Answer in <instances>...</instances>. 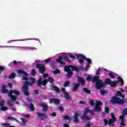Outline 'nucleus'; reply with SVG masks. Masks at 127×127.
Returning <instances> with one entry per match:
<instances>
[{"label":"nucleus","mask_w":127,"mask_h":127,"mask_svg":"<svg viewBox=\"0 0 127 127\" xmlns=\"http://www.w3.org/2000/svg\"><path fill=\"white\" fill-rule=\"evenodd\" d=\"M118 97H121L123 99H125V95L122 94V92L121 91H117L116 96L112 97L110 102L112 103L113 105H115V104L117 105H124L125 102V100L122 99Z\"/></svg>","instance_id":"obj_1"},{"label":"nucleus","mask_w":127,"mask_h":127,"mask_svg":"<svg viewBox=\"0 0 127 127\" xmlns=\"http://www.w3.org/2000/svg\"><path fill=\"white\" fill-rule=\"evenodd\" d=\"M32 85H33V83L28 81H26L24 82L22 87V91L25 96H29V95H30L29 93V87H28V86H32Z\"/></svg>","instance_id":"obj_2"},{"label":"nucleus","mask_w":127,"mask_h":127,"mask_svg":"<svg viewBox=\"0 0 127 127\" xmlns=\"http://www.w3.org/2000/svg\"><path fill=\"white\" fill-rule=\"evenodd\" d=\"M13 94L16 96H18V95H20V92L16 90H11L8 92V96L10 97V99H11V100L13 101H16L17 99V97L12 95Z\"/></svg>","instance_id":"obj_3"},{"label":"nucleus","mask_w":127,"mask_h":127,"mask_svg":"<svg viewBox=\"0 0 127 127\" xmlns=\"http://www.w3.org/2000/svg\"><path fill=\"white\" fill-rule=\"evenodd\" d=\"M117 79L118 80L117 81V80L111 81V82L110 84V87H116L119 82H120L121 86H124V79H123V78H122L121 76H118L117 77Z\"/></svg>","instance_id":"obj_4"},{"label":"nucleus","mask_w":127,"mask_h":127,"mask_svg":"<svg viewBox=\"0 0 127 127\" xmlns=\"http://www.w3.org/2000/svg\"><path fill=\"white\" fill-rule=\"evenodd\" d=\"M62 59L65 60L66 62H70V60L67 56H59L57 59L56 60L58 63H60L61 65H65V62L62 61Z\"/></svg>","instance_id":"obj_5"},{"label":"nucleus","mask_w":127,"mask_h":127,"mask_svg":"<svg viewBox=\"0 0 127 127\" xmlns=\"http://www.w3.org/2000/svg\"><path fill=\"white\" fill-rule=\"evenodd\" d=\"M36 68L38 69L39 73H40V74H44V72H45V70H46V67H45V66L43 64H40L39 63L36 64Z\"/></svg>","instance_id":"obj_6"},{"label":"nucleus","mask_w":127,"mask_h":127,"mask_svg":"<svg viewBox=\"0 0 127 127\" xmlns=\"http://www.w3.org/2000/svg\"><path fill=\"white\" fill-rule=\"evenodd\" d=\"M106 87V84L105 82H103L102 80H98L97 82H95V88L97 90H100L102 88H105Z\"/></svg>","instance_id":"obj_7"},{"label":"nucleus","mask_w":127,"mask_h":127,"mask_svg":"<svg viewBox=\"0 0 127 127\" xmlns=\"http://www.w3.org/2000/svg\"><path fill=\"white\" fill-rule=\"evenodd\" d=\"M37 116L40 121H45V120H47V119H48V116L45 113H38Z\"/></svg>","instance_id":"obj_8"},{"label":"nucleus","mask_w":127,"mask_h":127,"mask_svg":"<svg viewBox=\"0 0 127 127\" xmlns=\"http://www.w3.org/2000/svg\"><path fill=\"white\" fill-rule=\"evenodd\" d=\"M18 74H21L22 75H24V76L22 77L23 80H24L25 81H27L28 80V74H27V72L24 71L23 70L19 69L18 70Z\"/></svg>","instance_id":"obj_9"},{"label":"nucleus","mask_w":127,"mask_h":127,"mask_svg":"<svg viewBox=\"0 0 127 127\" xmlns=\"http://www.w3.org/2000/svg\"><path fill=\"white\" fill-rule=\"evenodd\" d=\"M76 56L79 59L78 62L79 63H80V64H82V63H84V60H86V59H87V58H86L85 56L82 54H76Z\"/></svg>","instance_id":"obj_10"},{"label":"nucleus","mask_w":127,"mask_h":127,"mask_svg":"<svg viewBox=\"0 0 127 127\" xmlns=\"http://www.w3.org/2000/svg\"><path fill=\"white\" fill-rule=\"evenodd\" d=\"M39 106H40V107H42L43 111H44L45 112L48 110V106L44 102H41L39 103Z\"/></svg>","instance_id":"obj_11"},{"label":"nucleus","mask_w":127,"mask_h":127,"mask_svg":"<svg viewBox=\"0 0 127 127\" xmlns=\"http://www.w3.org/2000/svg\"><path fill=\"white\" fill-rule=\"evenodd\" d=\"M50 104H54V105H58L59 104H60V100L57 99V98H51L50 100Z\"/></svg>","instance_id":"obj_12"},{"label":"nucleus","mask_w":127,"mask_h":127,"mask_svg":"<svg viewBox=\"0 0 127 127\" xmlns=\"http://www.w3.org/2000/svg\"><path fill=\"white\" fill-rule=\"evenodd\" d=\"M111 119H109V123H116L117 122V118H116V115L115 113H112L111 114Z\"/></svg>","instance_id":"obj_13"},{"label":"nucleus","mask_w":127,"mask_h":127,"mask_svg":"<svg viewBox=\"0 0 127 127\" xmlns=\"http://www.w3.org/2000/svg\"><path fill=\"white\" fill-rule=\"evenodd\" d=\"M1 92L2 94H6V93H9V92H8V90L6 89V86H5V85H2Z\"/></svg>","instance_id":"obj_14"},{"label":"nucleus","mask_w":127,"mask_h":127,"mask_svg":"<svg viewBox=\"0 0 127 127\" xmlns=\"http://www.w3.org/2000/svg\"><path fill=\"white\" fill-rule=\"evenodd\" d=\"M77 81L78 82H80L81 85H85L86 81H85V79L84 78L81 77V76H78L77 78Z\"/></svg>","instance_id":"obj_15"},{"label":"nucleus","mask_w":127,"mask_h":127,"mask_svg":"<svg viewBox=\"0 0 127 127\" xmlns=\"http://www.w3.org/2000/svg\"><path fill=\"white\" fill-rule=\"evenodd\" d=\"M79 87H80V83H74L73 88H72V91L73 92L77 91Z\"/></svg>","instance_id":"obj_16"},{"label":"nucleus","mask_w":127,"mask_h":127,"mask_svg":"<svg viewBox=\"0 0 127 127\" xmlns=\"http://www.w3.org/2000/svg\"><path fill=\"white\" fill-rule=\"evenodd\" d=\"M15 101H13L12 99H9L7 102V105L9 106V107H12L13 105H14V102Z\"/></svg>","instance_id":"obj_17"},{"label":"nucleus","mask_w":127,"mask_h":127,"mask_svg":"<svg viewBox=\"0 0 127 127\" xmlns=\"http://www.w3.org/2000/svg\"><path fill=\"white\" fill-rule=\"evenodd\" d=\"M80 115H79V114H78V113H75L74 114V123H78L79 122V119H78V117Z\"/></svg>","instance_id":"obj_18"},{"label":"nucleus","mask_w":127,"mask_h":127,"mask_svg":"<svg viewBox=\"0 0 127 127\" xmlns=\"http://www.w3.org/2000/svg\"><path fill=\"white\" fill-rule=\"evenodd\" d=\"M99 80H101V79H100V76H94L92 78L93 83H96V82Z\"/></svg>","instance_id":"obj_19"},{"label":"nucleus","mask_w":127,"mask_h":127,"mask_svg":"<svg viewBox=\"0 0 127 127\" xmlns=\"http://www.w3.org/2000/svg\"><path fill=\"white\" fill-rule=\"evenodd\" d=\"M37 85L38 87H41L42 86V77H40L37 81Z\"/></svg>","instance_id":"obj_20"},{"label":"nucleus","mask_w":127,"mask_h":127,"mask_svg":"<svg viewBox=\"0 0 127 127\" xmlns=\"http://www.w3.org/2000/svg\"><path fill=\"white\" fill-rule=\"evenodd\" d=\"M69 66L70 68H71L72 71H76V72H79V68L77 66L72 65H69Z\"/></svg>","instance_id":"obj_21"},{"label":"nucleus","mask_w":127,"mask_h":127,"mask_svg":"<svg viewBox=\"0 0 127 127\" xmlns=\"http://www.w3.org/2000/svg\"><path fill=\"white\" fill-rule=\"evenodd\" d=\"M53 88L54 89V91H55V92H56L58 94H60V89H59V88H58V87H57L55 85H53Z\"/></svg>","instance_id":"obj_22"},{"label":"nucleus","mask_w":127,"mask_h":127,"mask_svg":"<svg viewBox=\"0 0 127 127\" xmlns=\"http://www.w3.org/2000/svg\"><path fill=\"white\" fill-rule=\"evenodd\" d=\"M21 122H20V125L21 126H26V123H27V121H26V120L24 119V118H21Z\"/></svg>","instance_id":"obj_23"},{"label":"nucleus","mask_w":127,"mask_h":127,"mask_svg":"<svg viewBox=\"0 0 127 127\" xmlns=\"http://www.w3.org/2000/svg\"><path fill=\"white\" fill-rule=\"evenodd\" d=\"M64 97L65 99L66 100H71V98H70V96H69V94H68L67 92H64Z\"/></svg>","instance_id":"obj_24"},{"label":"nucleus","mask_w":127,"mask_h":127,"mask_svg":"<svg viewBox=\"0 0 127 127\" xmlns=\"http://www.w3.org/2000/svg\"><path fill=\"white\" fill-rule=\"evenodd\" d=\"M83 93H86V94H90L91 91L89 90L87 87H85L83 89Z\"/></svg>","instance_id":"obj_25"},{"label":"nucleus","mask_w":127,"mask_h":127,"mask_svg":"<svg viewBox=\"0 0 127 127\" xmlns=\"http://www.w3.org/2000/svg\"><path fill=\"white\" fill-rule=\"evenodd\" d=\"M112 80L110 78H106L105 80L104 84H106V85H110Z\"/></svg>","instance_id":"obj_26"},{"label":"nucleus","mask_w":127,"mask_h":127,"mask_svg":"<svg viewBox=\"0 0 127 127\" xmlns=\"http://www.w3.org/2000/svg\"><path fill=\"white\" fill-rule=\"evenodd\" d=\"M64 69L65 72H69L70 71H71V69H70V65L65 66L64 67Z\"/></svg>","instance_id":"obj_27"},{"label":"nucleus","mask_w":127,"mask_h":127,"mask_svg":"<svg viewBox=\"0 0 127 127\" xmlns=\"http://www.w3.org/2000/svg\"><path fill=\"white\" fill-rule=\"evenodd\" d=\"M72 75H73V72L71 70L70 71H68L67 74H66V77L69 79V78L72 77Z\"/></svg>","instance_id":"obj_28"},{"label":"nucleus","mask_w":127,"mask_h":127,"mask_svg":"<svg viewBox=\"0 0 127 127\" xmlns=\"http://www.w3.org/2000/svg\"><path fill=\"white\" fill-rule=\"evenodd\" d=\"M81 120H84V121H90L91 119L90 118V117H89V116H84L81 117Z\"/></svg>","instance_id":"obj_29"},{"label":"nucleus","mask_w":127,"mask_h":127,"mask_svg":"<svg viewBox=\"0 0 127 127\" xmlns=\"http://www.w3.org/2000/svg\"><path fill=\"white\" fill-rule=\"evenodd\" d=\"M101 110H102V109H101V107L97 106H95V112H101Z\"/></svg>","instance_id":"obj_30"},{"label":"nucleus","mask_w":127,"mask_h":127,"mask_svg":"<svg viewBox=\"0 0 127 127\" xmlns=\"http://www.w3.org/2000/svg\"><path fill=\"white\" fill-rule=\"evenodd\" d=\"M16 76V74H15V73H11L10 76H8L9 79H13L15 78V76Z\"/></svg>","instance_id":"obj_31"},{"label":"nucleus","mask_w":127,"mask_h":127,"mask_svg":"<svg viewBox=\"0 0 127 127\" xmlns=\"http://www.w3.org/2000/svg\"><path fill=\"white\" fill-rule=\"evenodd\" d=\"M47 82H49V83H51V84H52L53 82H54V79L52 78V77H49L48 78Z\"/></svg>","instance_id":"obj_32"},{"label":"nucleus","mask_w":127,"mask_h":127,"mask_svg":"<svg viewBox=\"0 0 127 127\" xmlns=\"http://www.w3.org/2000/svg\"><path fill=\"white\" fill-rule=\"evenodd\" d=\"M125 117H126V116L124 115H122L121 116H120L119 117V120L120 121H121V122H125Z\"/></svg>","instance_id":"obj_33"},{"label":"nucleus","mask_w":127,"mask_h":127,"mask_svg":"<svg viewBox=\"0 0 127 127\" xmlns=\"http://www.w3.org/2000/svg\"><path fill=\"white\" fill-rule=\"evenodd\" d=\"M63 119L65 121H71V118L69 116L67 115L64 116Z\"/></svg>","instance_id":"obj_34"},{"label":"nucleus","mask_w":127,"mask_h":127,"mask_svg":"<svg viewBox=\"0 0 127 127\" xmlns=\"http://www.w3.org/2000/svg\"><path fill=\"white\" fill-rule=\"evenodd\" d=\"M29 108H30L31 111H34L35 110V108H34V106L31 103H30V104H29Z\"/></svg>","instance_id":"obj_35"},{"label":"nucleus","mask_w":127,"mask_h":127,"mask_svg":"<svg viewBox=\"0 0 127 127\" xmlns=\"http://www.w3.org/2000/svg\"><path fill=\"white\" fill-rule=\"evenodd\" d=\"M86 62L88 63L87 65H90L91 64H92V60H91V59L86 58Z\"/></svg>","instance_id":"obj_36"},{"label":"nucleus","mask_w":127,"mask_h":127,"mask_svg":"<svg viewBox=\"0 0 127 127\" xmlns=\"http://www.w3.org/2000/svg\"><path fill=\"white\" fill-rule=\"evenodd\" d=\"M103 122L104 123V126H108V124L109 125L110 119L108 120V121L107 119H104Z\"/></svg>","instance_id":"obj_37"},{"label":"nucleus","mask_w":127,"mask_h":127,"mask_svg":"<svg viewBox=\"0 0 127 127\" xmlns=\"http://www.w3.org/2000/svg\"><path fill=\"white\" fill-rule=\"evenodd\" d=\"M31 75H32V76H35V75H36V70L34 69H32L31 70Z\"/></svg>","instance_id":"obj_38"},{"label":"nucleus","mask_w":127,"mask_h":127,"mask_svg":"<svg viewBox=\"0 0 127 127\" xmlns=\"http://www.w3.org/2000/svg\"><path fill=\"white\" fill-rule=\"evenodd\" d=\"M47 79H44L42 81V85H43V86H46V85H47Z\"/></svg>","instance_id":"obj_39"},{"label":"nucleus","mask_w":127,"mask_h":127,"mask_svg":"<svg viewBox=\"0 0 127 127\" xmlns=\"http://www.w3.org/2000/svg\"><path fill=\"white\" fill-rule=\"evenodd\" d=\"M122 114L124 116L127 115V108H125V109L123 110Z\"/></svg>","instance_id":"obj_40"},{"label":"nucleus","mask_w":127,"mask_h":127,"mask_svg":"<svg viewBox=\"0 0 127 127\" xmlns=\"http://www.w3.org/2000/svg\"><path fill=\"white\" fill-rule=\"evenodd\" d=\"M100 93L101 95H106L108 93V91L107 90H100Z\"/></svg>","instance_id":"obj_41"},{"label":"nucleus","mask_w":127,"mask_h":127,"mask_svg":"<svg viewBox=\"0 0 127 127\" xmlns=\"http://www.w3.org/2000/svg\"><path fill=\"white\" fill-rule=\"evenodd\" d=\"M69 85H70V81H66L64 84V87H67V86H69Z\"/></svg>","instance_id":"obj_42"},{"label":"nucleus","mask_w":127,"mask_h":127,"mask_svg":"<svg viewBox=\"0 0 127 127\" xmlns=\"http://www.w3.org/2000/svg\"><path fill=\"white\" fill-rule=\"evenodd\" d=\"M102 105H103V103H102V102H101L100 101H97L96 104L95 106L99 107V106H102Z\"/></svg>","instance_id":"obj_43"},{"label":"nucleus","mask_w":127,"mask_h":127,"mask_svg":"<svg viewBox=\"0 0 127 127\" xmlns=\"http://www.w3.org/2000/svg\"><path fill=\"white\" fill-rule=\"evenodd\" d=\"M1 107V111H2V112H3L4 111H6V110H7L8 108L7 107H5L4 106H0Z\"/></svg>","instance_id":"obj_44"},{"label":"nucleus","mask_w":127,"mask_h":127,"mask_svg":"<svg viewBox=\"0 0 127 127\" xmlns=\"http://www.w3.org/2000/svg\"><path fill=\"white\" fill-rule=\"evenodd\" d=\"M100 71H101V68H98L96 71L95 75H96L97 76H99Z\"/></svg>","instance_id":"obj_45"},{"label":"nucleus","mask_w":127,"mask_h":127,"mask_svg":"<svg viewBox=\"0 0 127 127\" xmlns=\"http://www.w3.org/2000/svg\"><path fill=\"white\" fill-rule=\"evenodd\" d=\"M90 67H91V65H90L89 64H86L84 67V70L88 71L89 70V68H90Z\"/></svg>","instance_id":"obj_46"},{"label":"nucleus","mask_w":127,"mask_h":127,"mask_svg":"<svg viewBox=\"0 0 127 127\" xmlns=\"http://www.w3.org/2000/svg\"><path fill=\"white\" fill-rule=\"evenodd\" d=\"M109 75L110 77V78H112V79H115V78L116 77L115 76V75H114V74H113V73L112 72H110L109 73Z\"/></svg>","instance_id":"obj_47"},{"label":"nucleus","mask_w":127,"mask_h":127,"mask_svg":"<svg viewBox=\"0 0 127 127\" xmlns=\"http://www.w3.org/2000/svg\"><path fill=\"white\" fill-rule=\"evenodd\" d=\"M105 112L106 114H109L110 113V109H109V107H105Z\"/></svg>","instance_id":"obj_48"},{"label":"nucleus","mask_w":127,"mask_h":127,"mask_svg":"<svg viewBox=\"0 0 127 127\" xmlns=\"http://www.w3.org/2000/svg\"><path fill=\"white\" fill-rule=\"evenodd\" d=\"M29 79L30 80V81L33 84H34V83H35V81H36L35 78L33 77H29Z\"/></svg>","instance_id":"obj_49"},{"label":"nucleus","mask_w":127,"mask_h":127,"mask_svg":"<svg viewBox=\"0 0 127 127\" xmlns=\"http://www.w3.org/2000/svg\"><path fill=\"white\" fill-rule=\"evenodd\" d=\"M89 105H91V106H93L95 105V104L94 103V100L90 99V100L89 102Z\"/></svg>","instance_id":"obj_50"},{"label":"nucleus","mask_w":127,"mask_h":127,"mask_svg":"<svg viewBox=\"0 0 127 127\" xmlns=\"http://www.w3.org/2000/svg\"><path fill=\"white\" fill-rule=\"evenodd\" d=\"M53 73L55 74H60L61 71L59 70V69H56L55 71H53Z\"/></svg>","instance_id":"obj_51"},{"label":"nucleus","mask_w":127,"mask_h":127,"mask_svg":"<svg viewBox=\"0 0 127 127\" xmlns=\"http://www.w3.org/2000/svg\"><path fill=\"white\" fill-rule=\"evenodd\" d=\"M17 41H19L18 40H9L7 41V43H11V42H16Z\"/></svg>","instance_id":"obj_52"},{"label":"nucleus","mask_w":127,"mask_h":127,"mask_svg":"<svg viewBox=\"0 0 127 127\" xmlns=\"http://www.w3.org/2000/svg\"><path fill=\"white\" fill-rule=\"evenodd\" d=\"M51 61V59H47L44 60V62L46 63V64H47V63H49Z\"/></svg>","instance_id":"obj_53"},{"label":"nucleus","mask_w":127,"mask_h":127,"mask_svg":"<svg viewBox=\"0 0 127 127\" xmlns=\"http://www.w3.org/2000/svg\"><path fill=\"white\" fill-rule=\"evenodd\" d=\"M58 109L61 111V112H63V111H64V108H63L62 106H59Z\"/></svg>","instance_id":"obj_54"},{"label":"nucleus","mask_w":127,"mask_h":127,"mask_svg":"<svg viewBox=\"0 0 127 127\" xmlns=\"http://www.w3.org/2000/svg\"><path fill=\"white\" fill-rule=\"evenodd\" d=\"M92 127V124H91V123L88 122V123L85 125V127Z\"/></svg>","instance_id":"obj_55"},{"label":"nucleus","mask_w":127,"mask_h":127,"mask_svg":"<svg viewBox=\"0 0 127 127\" xmlns=\"http://www.w3.org/2000/svg\"><path fill=\"white\" fill-rule=\"evenodd\" d=\"M48 76H49V74H48V73H43V78H47Z\"/></svg>","instance_id":"obj_56"},{"label":"nucleus","mask_w":127,"mask_h":127,"mask_svg":"<svg viewBox=\"0 0 127 127\" xmlns=\"http://www.w3.org/2000/svg\"><path fill=\"white\" fill-rule=\"evenodd\" d=\"M90 110H91L89 109V108H86V109L84 110V112H85V113H90Z\"/></svg>","instance_id":"obj_57"},{"label":"nucleus","mask_w":127,"mask_h":127,"mask_svg":"<svg viewBox=\"0 0 127 127\" xmlns=\"http://www.w3.org/2000/svg\"><path fill=\"white\" fill-rule=\"evenodd\" d=\"M121 126H122V127H126V123H125L124 121H122L121 122Z\"/></svg>","instance_id":"obj_58"},{"label":"nucleus","mask_w":127,"mask_h":127,"mask_svg":"<svg viewBox=\"0 0 127 127\" xmlns=\"http://www.w3.org/2000/svg\"><path fill=\"white\" fill-rule=\"evenodd\" d=\"M79 104H81V105H85L86 104V102L81 100L79 102Z\"/></svg>","instance_id":"obj_59"},{"label":"nucleus","mask_w":127,"mask_h":127,"mask_svg":"<svg viewBox=\"0 0 127 127\" xmlns=\"http://www.w3.org/2000/svg\"><path fill=\"white\" fill-rule=\"evenodd\" d=\"M86 80L87 81H91L92 80V77L88 76L86 77Z\"/></svg>","instance_id":"obj_60"},{"label":"nucleus","mask_w":127,"mask_h":127,"mask_svg":"<svg viewBox=\"0 0 127 127\" xmlns=\"http://www.w3.org/2000/svg\"><path fill=\"white\" fill-rule=\"evenodd\" d=\"M5 68L4 67L1 66V65H0V71H3L4 70H5Z\"/></svg>","instance_id":"obj_61"},{"label":"nucleus","mask_w":127,"mask_h":127,"mask_svg":"<svg viewBox=\"0 0 127 127\" xmlns=\"http://www.w3.org/2000/svg\"><path fill=\"white\" fill-rule=\"evenodd\" d=\"M115 123H116V122H109V125H110V126H111L112 127H113L115 126V125H114V124H115Z\"/></svg>","instance_id":"obj_62"},{"label":"nucleus","mask_w":127,"mask_h":127,"mask_svg":"<svg viewBox=\"0 0 127 127\" xmlns=\"http://www.w3.org/2000/svg\"><path fill=\"white\" fill-rule=\"evenodd\" d=\"M89 113H90V115H91V116H94V115H95V113H94V111L93 110H90Z\"/></svg>","instance_id":"obj_63"},{"label":"nucleus","mask_w":127,"mask_h":127,"mask_svg":"<svg viewBox=\"0 0 127 127\" xmlns=\"http://www.w3.org/2000/svg\"><path fill=\"white\" fill-rule=\"evenodd\" d=\"M7 86H8V87H9V88H12V83H8L7 84Z\"/></svg>","instance_id":"obj_64"}]
</instances>
